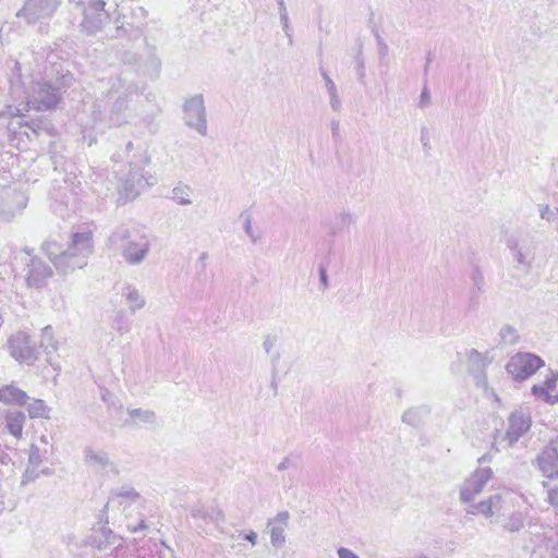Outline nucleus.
Here are the masks:
<instances>
[{
    "instance_id": "1",
    "label": "nucleus",
    "mask_w": 558,
    "mask_h": 558,
    "mask_svg": "<svg viewBox=\"0 0 558 558\" xmlns=\"http://www.w3.org/2000/svg\"><path fill=\"white\" fill-rule=\"evenodd\" d=\"M94 251L92 231H77L71 236L63 255L57 260V269L62 272L82 269Z\"/></svg>"
},
{
    "instance_id": "2",
    "label": "nucleus",
    "mask_w": 558,
    "mask_h": 558,
    "mask_svg": "<svg viewBox=\"0 0 558 558\" xmlns=\"http://www.w3.org/2000/svg\"><path fill=\"white\" fill-rule=\"evenodd\" d=\"M109 243L132 266L142 264L150 251V243L145 236L134 238L132 232L123 226L113 231Z\"/></svg>"
},
{
    "instance_id": "3",
    "label": "nucleus",
    "mask_w": 558,
    "mask_h": 558,
    "mask_svg": "<svg viewBox=\"0 0 558 558\" xmlns=\"http://www.w3.org/2000/svg\"><path fill=\"white\" fill-rule=\"evenodd\" d=\"M149 163L146 155H141L137 161L130 162V170L126 178L119 185V193L125 202L134 199L141 191L155 183V177L145 171Z\"/></svg>"
},
{
    "instance_id": "4",
    "label": "nucleus",
    "mask_w": 558,
    "mask_h": 558,
    "mask_svg": "<svg viewBox=\"0 0 558 558\" xmlns=\"http://www.w3.org/2000/svg\"><path fill=\"white\" fill-rule=\"evenodd\" d=\"M75 5L82 10L83 20L80 28L85 35L90 36L100 32L109 20V14L105 10L106 2L102 0L81 1L75 2Z\"/></svg>"
},
{
    "instance_id": "5",
    "label": "nucleus",
    "mask_w": 558,
    "mask_h": 558,
    "mask_svg": "<svg viewBox=\"0 0 558 558\" xmlns=\"http://www.w3.org/2000/svg\"><path fill=\"white\" fill-rule=\"evenodd\" d=\"M109 93L118 95L112 107V112L117 114L113 122L121 124L125 122V120L124 118H120V114L128 110L129 101H131L134 96H138V86L135 82L129 80L126 75H120L112 82Z\"/></svg>"
},
{
    "instance_id": "6",
    "label": "nucleus",
    "mask_w": 558,
    "mask_h": 558,
    "mask_svg": "<svg viewBox=\"0 0 558 558\" xmlns=\"http://www.w3.org/2000/svg\"><path fill=\"white\" fill-rule=\"evenodd\" d=\"M27 257L25 258L24 277L29 288L39 289L44 287L48 279L52 277V268L41 258L32 255L28 248L23 250Z\"/></svg>"
},
{
    "instance_id": "7",
    "label": "nucleus",
    "mask_w": 558,
    "mask_h": 558,
    "mask_svg": "<svg viewBox=\"0 0 558 558\" xmlns=\"http://www.w3.org/2000/svg\"><path fill=\"white\" fill-rule=\"evenodd\" d=\"M542 357L531 353H518L510 357L507 371L515 380H524L543 367Z\"/></svg>"
},
{
    "instance_id": "8",
    "label": "nucleus",
    "mask_w": 558,
    "mask_h": 558,
    "mask_svg": "<svg viewBox=\"0 0 558 558\" xmlns=\"http://www.w3.org/2000/svg\"><path fill=\"white\" fill-rule=\"evenodd\" d=\"M62 0H26L16 16L24 17L27 23H36L50 19L61 5Z\"/></svg>"
},
{
    "instance_id": "9",
    "label": "nucleus",
    "mask_w": 558,
    "mask_h": 558,
    "mask_svg": "<svg viewBox=\"0 0 558 558\" xmlns=\"http://www.w3.org/2000/svg\"><path fill=\"white\" fill-rule=\"evenodd\" d=\"M60 99L56 88L47 83H33L28 96L27 106L35 110H48L53 108Z\"/></svg>"
},
{
    "instance_id": "10",
    "label": "nucleus",
    "mask_w": 558,
    "mask_h": 558,
    "mask_svg": "<svg viewBox=\"0 0 558 558\" xmlns=\"http://www.w3.org/2000/svg\"><path fill=\"white\" fill-rule=\"evenodd\" d=\"M10 354L20 363L32 365L37 360V350L31 337L25 332L19 331L12 335L8 340Z\"/></svg>"
},
{
    "instance_id": "11",
    "label": "nucleus",
    "mask_w": 558,
    "mask_h": 558,
    "mask_svg": "<svg viewBox=\"0 0 558 558\" xmlns=\"http://www.w3.org/2000/svg\"><path fill=\"white\" fill-rule=\"evenodd\" d=\"M185 123L195 129L201 135L207 131L206 112L202 95H195L184 105Z\"/></svg>"
},
{
    "instance_id": "12",
    "label": "nucleus",
    "mask_w": 558,
    "mask_h": 558,
    "mask_svg": "<svg viewBox=\"0 0 558 558\" xmlns=\"http://www.w3.org/2000/svg\"><path fill=\"white\" fill-rule=\"evenodd\" d=\"M85 464L96 473L118 474L116 464L110 460L109 454L104 450H96L90 447L84 450Z\"/></svg>"
},
{
    "instance_id": "13",
    "label": "nucleus",
    "mask_w": 558,
    "mask_h": 558,
    "mask_svg": "<svg viewBox=\"0 0 558 558\" xmlns=\"http://www.w3.org/2000/svg\"><path fill=\"white\" fill-rule=\"evenodd\" d=\"M531 416L523 412H514L509 416V427L505 434L509 444H514L523 434L530 430Z\"/></svg>"
},
{
    "instance_id": "14",
    "label": "nucleus",
    "mask_w": 558,
    "mask_h": 558,
    "mask_svg": "<svg viewBox=\"0 0 558 558\" xmlns=\"http://www.w3.org/2000/svg\"><path fill=\"white\" fill-rule=\"evenodd\" d=\"M532 392L535 398L544 402L555 404L558 403V374L550 373L547 375L543 384L534 385Z\"/></svg>"
},
{
    "instance_id": "15",
    "label": "nucleus",
    "mask_w": 558,
    "mask_h": 558,
    "mask_svg": "<svg viewBox=\"0 0 558 558\" xmlns=\"http://www.w3.org/2000/svg\"><path fill=\"white\" fill-rule=\"evenodd\" d=\"M538 465L543 476L548 478L558 476V452L554 446L544 448L543 453L538 457Z\"/></svg>"
},
{
    "instance_id": "16",
    "label": "nucleus",
    "mask_w": 558,
    "mask_h": 558,
    "mask_svg": "<svg viewBox=\"0 0 558 558\" xmlns=\"http://www.w3.org/2000/svg\"><path fill=\"white\" fill-rule=\"evenodd\" d=\"M122 296L129 305V311L134 314L144 308L146 299L144 294L133 284H125L121 291Z\"/></svg>"
},
{
    "instance_id": "17",
    "label": "nucleus",
    "mask_w": 558,
    "mask_h": 558,
    "mask_svg": "<svg viewBox=\"0 0 558 558\" xmlns=\"http://www.w3.org/2000/svg\"><path fill=\"white\" fill-rule=\"evenodd\" d=\"M93 544L100 550H106L111 546L120 545V537L107 527H100L92 536Z\"/></svg>"
},
{
    "instance_id": "18",
    "label": "nucleus",
    "mask_w": 558,
    "mask_h": 558,
    "mask_svg": "<svg viewBox=\"0 0 558 558\" xmlns=\"http://www.w3.org/2000/svg\"><path fill=\"white\" fill-rule=\"evenodd\" d=\"M28 399L25 391L19 389L13 385H8L0 388V401L7 404H25Z\"/></svg>"
},
{
    "instance_id": "19",
    "label": "nucleus",
    "mask_w": 558,
    "mask_h": 558,
    "mask_svg": "<svg viewBox=\"0 0 558 558\" xmlns=\"http://www.w3.org/2000/svg\"><path fill=\"white\" fill-rule=\"evenodd\" d=\"M25 423V415L21 411L8 412L5 415V428L15 438H21Z\"/></svg>"
},
{
    "instance_id": "20",
    "label": "nucleus",
    "mask_w": 558,
    "mask_h": 558,
    "mask_svg": "<svg viewBox=\"0 0 558 558\" xmlns=\"http://www.w3.org/2000/svg\"><path fill=\"white\" fill-rule=\"evenodd\" d=\"M130 424L138 426H150L156 423V413L147 409L129 410Z\"/></svg>"
},
{
    "instance_id": "21",
    "label": "nucleus",
    "mask_w": 558,
    "mask_h": 558,
    "mask_svg": "<svg viewBox=\"0 0 558 558\" xmlns=\"http://www.w3.org/2000/svg\"><path fill=\"white\" fill-rule=\"evenodd\" d=\"M41 250L57 268V260L63 255V250H61L59 243L56 240L48 239L43 243Z\"/></svg>"
},
{
    "instance_id": "22",
    "label": "nucleus",
    "mask_w": 558,
    "mask_h": 558,
    "mask_svg": "<svg viewBox=\"0 0 558 558\" xmlns=\"http://www.w3.org/2000/svg\"><path fill=\"white\" fill-rule=\"evenodd\" d=\"M27 410H28V414L32 418L48 417V414H49L48 407L40 399H36L32 403H29Z\"/></svg>"
},
{
    "instance_id": "23",
    "label": "nucleus",
    "mask_w": 558,
    "mask_h": 558,
    "mask_svg": "<svg viewBox=\"0 0 558 558\" xmlns=\"http://www.w3.org/2000/svg\"><path fill=\"white\" fill-rule=\"evenodd\" d=\"M192 190L187 185H179L172 190L173 198L180 205H190L192 201L190 198Z\"/></svg>"
},
{
    "instance_id": "24",
    "label": "nucleus",
    "mask_w": 558,
    "mask_h": 558,
    "mask_svg": "<svg viewBox=\"0 0 558 558\" xmlns=\"http://www.w3.org/2000/svg\"><path fill=\"white\" fill-rule=\"evenodd\" d=\"M40 345L44 347L46 350H57L58 342L53 338V331L51 326H46L45 328L41 329Z\"/></svg>"
},
{
    "instance_id": "25",
    "label": "nucleus",
    "mask_w": 558,
    "mask_h": 558,
    "mask_svg": "<svg viewBox=\"0 0 558 558\" xmlns=\"http://www.w3.org/2000/svg\"><path fill=\"white\" fill-rule=\"evenodd\" d=\"M493 477V471L489 468H478L473 473V483L477 487L485 486Z\"/></svg>"
},
{
    "instance_id": "26",
    "label": "nucleus",
    "mask_w": 558,
    "mask_h": 558,
    "mask_svg": "<svg viewBox=\"0 0 558 558\" xmlns=\"http://www.w3.org/2000/svg\"><path fill=\"white\" fill-rule=\"evenodd\" d=\"M46 454V450H43L38 445L33 444L29 448V462L34 465H38L43 462Z\"/></svg>"
},
{
    "instance_id": "27",
    "label": "nucleus",
    "mask_w": 558,
    "mask_h": 558,
    "mask_svg": "<svg viewBox=\"0 0 558 558\" xmlns=\"http://www.w3.org/2000/svg\"><path fill=\"white\" fill-rule=\"evenodd\" d=\"M146 527H147V525L145 523V519H143V518L140 520V522L137 524L129 523L126 525L128 531L131 533H136L138 531L145 530Z\"/></svg>"
},
{
    "instance_id": "28",
    "label": "nucleus",
    "mask_w": 558,
    "mask_h": 558,
    "mask_svg": "<svg viewBox=\"0 0 558 558\" xmlns=\"http://www.w3.org/2000/svg\"><path fill=\"white\" fill-rule=\"evenodd\" d=\"M339 556H340V558H359L357 556L352 554V551H350V549H348V548H340Z\"/></svg>"
},
{
    "instance_id": "29",
    "label": "nucleus",
    "mask_w": 558,
    "mask_h": 558,
    "mask_svg": "<svg viewBox=\"0 0 558 558\" xmlns=\"http://www.w3.org/2000/svg\"><path fill=\"white\" fill-rule=\"evenodd\" d=\"M554 211L550 210L547 206L542 210V218L546 220H551L554 216Z\"/></svg>"
},
{
    "instance_id": "30",
    "label": "nucleus",
    "mask_w": 558,
    "mask_h": 558,
    "mask_svg": "<svg viewBox=\"0 0 558 558\" xmlns=\"http://www.w3.org/2000/svg\"><path fill=\"white\" fill-rule=\"evenodd\" d=\"M19 206H20V210H22L23 208H25L26 206V201L23 196H19Z\"/></svg>"
},
{
    "instance_id": "31",
    "label": "nucleus",
    "mask_w": 558,
    "mask_h": 558,
    "mask_svg": "<svg viewBox=\"0 0 558 558\" xmlns=\"http://www.w3.org/2000/svg\"><path fill=\"white\" fill-rule=\"evenodd\" d=\"M278 520H280L282 523H286L288 520V514L283 513L278 517Z\"/></svg>"
},
{
    "instance_id": "32",
    "label": "nucleus",
    "mask_w": 558,
    "mask_h": 558,
    "mask_svg": "<svg viewBox=\"0 0 558 558\" xmlns=\"http://www.w3.org/2000/svg\"><path fill=\"white\" fill-rule=\"evenodd\" d=\"M320 277H322V280L325 282L326 281V274H325L324 269L320 270Z\"/></svg>"
},
{
    "instance_id": "33",
    "label": "nucleus",
    "mask_w": 558,
    "mask_h": 558,
    "mask_svg": "<svg viewBox=\"0 0 558 558\" xmlns=\"http://www.w3.org/2000/svg\"><path fill=\"white\" fill-rule=\"evenodd\" d=\"M255 536H256V535H254V534H252V535H246V537H247L252 543H254V537H255Z\"/></svg>"
},
{
    "instance_id": "34",
    "label": "nucleus",
    "mask_w": 558,
    "mask_h": 558,
    "mask_svg": "<svg viewBox=\"0 0 558 558\" xmlns=\"http://www.w3.org/2000/svg\"><path fill=\"white\" fill-rule=\"evenodd\" d=\"M207 258V254L206 253H203L202 256H201V259L202 260H205Z\"/></svg>"
},
{
    "instance_id": "35",
    "label": "nucleus",
    "mask_w": 558,
    "mask_h": 558,
    "mask_svg": "<svg viewBox=\"0 0 558 558\" xmlns=\"http://www.w3.org/2000/svg\"><path fill=\"white\" fill-rule=\"evenodd\" d=\"M0 498H2V496L0 495Z\"/></svg>"
},
{
    "instance_id": "36",
    "label": "nucleus",
    "mask_w": 558,
    "mask_h": 558,
    "mask_svg": "<svg viewBox=\"0 0 558 558\" xmlns=\"http://www.w3.org/2000/svg\"><path fill=\"white\" fill-rule=\"evenodd\" d=\"M557 213H558V209H557Z\"/></svg>"
}]
</instances>
